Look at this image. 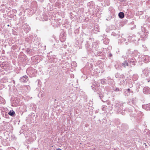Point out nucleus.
Instances as JSON below:
<instances>
[{"mask_svg": "<svg viewBox=\"0 0 150 150\" xmlns=\"http://www.w3.org/2000/svg\"><path fill=\"white\" fill-rule=\"evenodd\" d=\"M122 65L124 67H125L126 66H128L129 64L127 61H124L123 63L122 64Z\"/></svg>", "mask_w": 150, "mask_h": 150, "instance_id": "nucleus-3", "label": "nucleus"}, {"mask_svg": "<svg viewBox=\"0 0 150 150\" xmlns=\"http://www.w3.org/2000/svg\"><path fill=\"white\" fill-rule=\"evenodd\" d=\"M119 16L120 18H122L125 16L124 13L123 12H120L119 13Z\"/></svg>", "mask_w": 150, "mask_h": 150, "instance_id": "nucleus-2", "label": "nucleus"}, {"mask_svg": "<svg viewBox=\"0 0 150 150\" xmlns=\"http://www.w3.org/2000/svg\"><path fill=\"white\" fill-rule=\"evenodd\" d=\"M130 89H129H129H128V91H130Z\"/></svg>", "mask_w": 150, "mask_h": 150, "instance_id": "nucleus-6", "label": "nucleus"}, {"mask_svg": "<svg viewBox=\"0 0 150 150\" xmlns=\"http://www.w3.org/2000/svg\"><path fill=\"white\" fill-rule=\"evenodd\" d=\"M8 114L9 115L13 117L15 115V112L13 110H10L8 113Z\"/></svg>", "mask_w": 150, "mask_h": 150, "instance_id": "nucleus-1", "label": "nucleus"}, {"mask_svg": "<svg viewBox=\"0 0 150 150\" xmlns=\"http://www.w3.org/2000/svg\"><path fill=\"white\" fill-rule=\"evenodd\" d=\"M56 150H62L60 148H58V149H57Z\"/></svg>", "mask_w": 150, "mask_h": 150, "instance_id": "nucleus-5", "label": "nucleus"}, {"mask_svg": "<svg viewBox=\"0 0 150 150\" xmlns=\"http://www.w3.org/2000/svg\"><path fill=\"white\" fill-rule=\"evenodd\" d=\"M150 81V80L149 81H148V82H149Z\"/></svg>", "mask_w": 150, "mask_h": 150, "instance_id": "nucleus-8", "label": "nucleus"}, {"mask_svg": "<svg viewBox=\"0 0 150 150\" xmlns=\"http://www.w3.org/2000/svg\"><path fill=\"white\" fill-rule=\"evenodd\" d=\"M130 63L134 65H135V62L134 61H130Z\"/></svg>", "mask_w": 150, "mask_h": 150, "instance_id": "nucleus-4", "label": "nucleus"}, {"mask_svg": "<svg viewBox=\"0 0 150 150\" xmlns=\"http://www.w3.org/2000/svg\"><path fill=\"white\" fill-rule=\"evenodd\" d=\"M8 26H9V25H8Z\"/></svg>", "mask_w": 150, "mask_h": 150, "instance_id": "nucleus-7", "label": "nucleus"}]
</instances>
